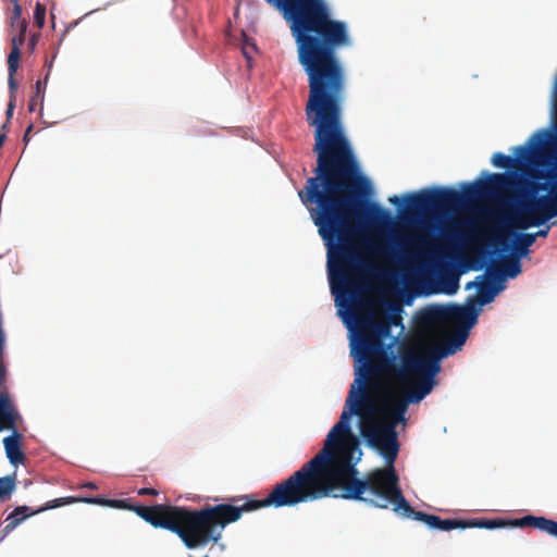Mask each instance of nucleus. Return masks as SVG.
<instances>
[{
    "label": "nucleus",
    "mask_w": 557,
    "mask_h": 557,
    "mask_svg": "<svg viewBox=\"0 0 557 557\" xmlns=\"http://www.w3.org/2000/svg\"><path fill=\"white\" fill-rule=\"evenodd\" d=\"M339 421L329 432L324 447L285 480L276 483L264 507H293L327 497L367 502L401 511L404 517L424 522L430 529L450 531L465 523L414 510L403 496L394 462L399 444L396 426L406 422L410 397L407 387L391 389L380 377L356 372ZM467 525H480L467 523Z\"/></svg>",
    "instance_id": "nucleus-1"
},
{
    "label": "nucleus",
    "mask_w": 557,
    "mask_h": 557,
    "mask_svg": "<svg viewBox=\"0 0 557 557\" xmlns=\"http://www.w3.org/2000/svg\"><path fill=\"white\" fill-rule=\"evenodd\" d=\"M227 500L226 504L208 505L199 509L163 504H126V508L134 510L152 527L175 533L188 549H196L218 544L226 525L238 521L244 512L262 508L260 500L249 495L233 496Z\"/></svg>",
    "instance_id": "nucleus-2"
},
{
    "label": "nucleus",
    "mask_w": 557,
    "mask_h": 557,
    "mask_svg": "<svg viewBox=\"0 0 557 557\" xmlns=\"http://www.w3.org/2000/svg\"><path fill=\"white\" fill-rule=\"evenodd\" d=\"M428 320L438 319L456 324H463L466 327L456 331L442 345L432 347L423 356H405L401 367L398 369V377L407 380L417 376L414 385L410 391V397L403 401L399 411L409 404H418L426 397L435 385V375L441 370L440 360L455 354L467 341L468 329L476 321V311L473 307H462L459 305H449L436 308L426 315Z\"/></svg>",
    "instance_id": "nucleus-3"
},
{
    "label": "nucleus",
    "mask_w": 557,
    "mask_h": 557,
    "mask_svg": "<svg viewBox=\"0 0 557 557\" xmlns=\"http://www.w3.org/2000/svg\"><path fill=\"white\" fill-rule=\"evenodd\" d=\"M527 175L531 182L519 183L523 194L513 216L519 230L542 226L557 218V143H553L546 161L540 168H531Z\"/></svg>",
    "instance_id": "nucleus-4"
},
{
    "label": "nucleus",
    "mask_w": 557,
    "mask_h": 557,
    "mask_svg": "<svg viewBox=\"0 0 557 557\" xmlns=\"http://www.w3.org/2000/svg\"><path fill=\"white\" fill-rule=\"evenodd\" d=\"M513 185V178L506 173H491L485 181L467 184L460 193L454 188L423 189L405 197L409 214L443 212L459 207L463 198L475 199L497 197Z\"/></svg>",
    "instance_id": "nucleus-5"
},
{
    "label": "nucleus",
    "mask_w": 557,
    "mask_h": 557,
    "mask_svg": "<svg viewBox=\"0 0 557 557\" xmlns=\"http://www.w3.org/2000/svg\"><path fill=\"white\" fill-rule=\"evenodd\" d=\"M391 333L389 324L373 318L360 320L357 335L351 342V355L360 366L357 373L368 377H380L385 382V375L394 372L398 376L401 366L395 363L383 344V338Z\"/></svg>",
    "instance_id": "nucleus-6"
},
{
    "label": "nucleus",
    "mask_w": 557,
    "mask_h": 557,
    "mask_svg": "<svg viewBox=\"0 0 557 557\" xmlns=\"http://www.w3.org/2000/svg\"><path fill=\"white\" fill-rule=\"evenodd\" d=\"M552 121L554 129H537L527 144L513 148L515 158L495 152L492 164L500 169H519L525 174L531 168H540L546 161V154L553 143H557V94L550 92Z\"/></svg>",
    "instance_id": "nucleus-7"
},
{
    "label": "nucleus",
    "mask_w": 557,
    "mask_h": 557,
    "mask_svg": "<svg viewBox=\"0 0 557 557\" xmlns=\"http://www.w3.org/2000/svg\"><path fill=\"white\" fill-rule=\"evenodd\" d=\"M277 9L290 29H348L346 22L333 17L325 0H267Z\"/></svg>",
    "instance_id": "nucleus-8"
},
{
    "label": "nucleus",
    "mask_w": 557,
    "mask_h": 557,
    "mask_svg": "<svg viewBox=\"0 0 557 557\" xmlns=\"http://www.w3.org/2000/svg\"><path fill=\"white\" fill-rule=\"evenodd\" d=\"M453 520L459 521L465 524H467V523H479L480 524V525L455 527L454 529L480 528V529L493 530V529L504 528L507 525L513 527V528L531 527V528L539 529L552 536L557 537V522L552 519H547L545 517H536V516L528 515L522 518L512 519V520H508V521H505L503 519H478V518L468 519V520H462V519H453Z\"/></svg>",
    "instance_id": "nucleus-9"
},
{
    "label": "nucleus",
    "mask_w": 557,
    "mask_h": 557,
    "mask_svg": "<svg viewBox=\"0 0 557 557\" xmlns=\"http://www.w3.org/2000/svg\"><path fill=\"white\" fill-rule=\"evenodd\" d=\"M5 339L0 341V432L14 430L20 414L11 400L5 386H2L7 380V367L4 363Z\"/></svg>",
    "instance_id": "nucleus-10"
},
{
    "label": "nucleus",
    "mask_w": 557,
    "mask_h": 557,
    "mask_svg": "<svg viewBox=\"0 0 557 557\" xmlns=\"http://www.w3.org/2000/svg\"><path fill=\"white\" fill-rule=\"evenodd\" d=\"M74 497H61L47 502L42 507L32 510L27 506H17L5 519L7 524L2 532L3 537L10 534L16 527H18L25 519L34 515L44 512L49 509H54L64 505L72 504Z\"/></svg>",
    "instance_id": "nucleus-11"
},
{
    "label": "nucleus",
    "mask_w": 557,
    "mask_h": 557,
    "mask_svg": "<svg viewBox=\"0 0 557 557\" xmlns=\"http://www.w3.org/2000/svg\"><path fill=\"white\" fill-rule=\"evenodd\" d=\"M503 281V274L498 270H494L490 274V280L481 282L479 288V302L481 305L490 304L494 300L495 296L503 289V286H497L495 283Z\"/></svg>",
    "instance_id": "nucleus-12"
},
{
    "label": "nucleus",
    "mask_w": 557,
    "mask_h": 557,
    "mask_svg": "<svg viewBox=\"0 0 557 557\" xmlns=\"http://www.w3.org/2000/svg\"><path fill=\"white\" fill-rule=\"evenodd\" d=\"M13 433L3 438V446L8 459L11 463L17 465L24 461L25 455L22 451V434L17 432L16 428L11 430Z\"/></svg>",
    "instance_id": "nucleus-13"
},
{
    "label": "nucleus",
    "mask_w": 557,
    "mask_h": 557,
    "mask_svg": "<svg viewBox=\"0 0 557 557\" xmlns=\"http://www.w3.org/2000/svg\"><path fill=\"white\" fill-rule=\"evenodd\" d=\"M536 235L531 233H519L513 237L512 250L520 258L529 253L530 247L535 243Z\"/></svg>",
    "instance_id": "nucleus-14"
},
{
    "label": "nucleus",
    "mask_w": 557,
    "mask_h": 557,
    "mask_svg": "<svg viewBox=\"0 0 557 557\" xmlns=\"http://www.w3.org/2000/svg\"><path fill=\"white\" fill-rule=\"evenodd\" d=\"M12 48L8 55V71L9 74H15L18 69V62L21 57V47L23 46V39L21 36H13L11 39Z\"/></svg>",
    "instance_id": "nucleus-15"
},
{
    "label": "nucleus",
    "mask_w": 557,
    "mask_h": 557,
    "mask_svg": "<svg viewBox=\"0 0 557 557\" xmlns=\"http://www.w3.org/2000/svg\"><path fill=\"white\" fill-rule=\"evenodd\" d=\"M383 308L387 311L385 322L391 326L401 325V307L399 304L393 301H384Z\"/></svg>",
    "instance_id": "nucleus-16"
},
{
    "label": "nucleus",
    "mask_w": 557,
    "mask_h": 557,
    "mask_svg": "<svg viewBox=\"0 0 557 557\" xmlns=\"http://www.w3.org/2000/svg\"><path fill=\"white\" fill-rule=\"evenodd\" d=\"M46 84H47V78L45 81L38 79L36 82L35 92L32 96L29 103H28V110L30 112L36 111L37 107H39L40 111L42 110Z\"/></svg>",
    "instance_id": "nucleus-17"
},
{
    "label": "nucleus",
    "mask_w": 557,
    "mask_h": 557,
    "mask_svg": "<svg viewBox=\"0 0 557 557\" xmlns=\"http://www.w3.org/2000/svg\"><path fill=\"white\" fill-rule=\"evenodd\" d=\"M84 502L87 504L109 506L112 508H126V500L123 499H107L102 497H86V498H74V502Z\"/></svg>",
    "instance_id": "nucleus-18"
},
{
    "label": "nucleus",
    "mask_w": 557,
    "mask_h": 557,
    "mask_svg": "<svg viewBox=\"0 0 557 557\" xmlns=\"http://www.w3.org/2000/svg\"><path fill=\"white\" fill-rule=\"evenodd\" d=\"M16 487L15 474L0 478V500H4L11 496Z\"/></svg>",
    "instance_id": "nucleus-19"
},
{
    "label": "nucleus",
    "mask_w": 557,
    "mask_h": 557,
    "mask_svg": "<svg viewBox=\"0 0 557 557\" xmlns=\"http://www.w3.org/2000/svg\"><path fill=\"white\" fill-rule=\"evenodd\" d=\"M505 272L499 270L503 274V278L506 276L513 278L521 272V264L518 259L510 258L504 262Z\"/></svg>",
    "instance_id": "nucleus-20"
},
{
    "label": "nucleus",
    "mask_w": 557,
    "mask_h": 557,
    "mask_svg": "<svg viewBox=\"0 0 557 557\" xmlns=\"http://www.w3.org/2000/svg\"><path fill=\"white\" fill-rule=\"evenodd\" d=\"M441 283L443 285L442 290L448 295H454L459 288V277L455 274L444 276Z\"/></svg>",
    "instance_id": "nucleus-21"
},
{
    "label": "nucleus",
    "mask_w": 557,
    "mask_h": 557,
    "mask_svg": "<svg viewBox=\"0 0 557 557\" xmlns=\"http://www.w3.org/2000/svg\"><path fill=\"white\" fill-rule=\"evenodd\" d=\"M18 22H24V28H21L20 26L16 25V20L14 17V11H12V14L10 16V25H11V28L14 33H16L14 36H21V38L23 39V44L25 42V35H26V30H27V27H28V22L22 17V14L20 15Z\"/></svg>",
    "instance_id": "nucleus-22"
},
{
    "label": "nucleus",
    "mask_w": 557,
    "mask_h": 557,
    "mask_svg": "<svg viewBox=\"0 0 557 557\" xmlns=\"http://www.w3.org/2000/svg\"><path fill=\"white\" fill-rule=\"evenodd\" d=\"M46 20V5L37 2L34 12V23L38 28H42Z\"/></svg>",
    "instance_id": "nucleus-23"
},
{
    "label": "nucleus",
    "mask_w": 557,
    "mask_h": 557,
    "mask_svg": "<svg viewBox=\"0 0 557 557\" xmlns=\"http://www.w3.org/2000/svg\"><path fill=\"white\" fill-rule=\"evenodd\" d=\"M244 37H245V41H244V45H243V54L246 57L247 60H250L251 59V53L255 52L257 50L256 48V45L253 42H249L248 41V38L246 37V35L244 34Z\"/></svg>",
    "instance_id": "nucleus-24"
},
{
    "label": "nucleus",
    "mask_w": 557,
    "mask_h": 557,
    "mask_svg": "<svg viewBox=\"0 0 557 557\" xmlns=\"http://www.w3.org/2000/svg\"><path fill=\"white\" fill-rule=\"evenodd\" d=\"M550 223H546L544 224L545 227L544 228H541L536 233H532L533 235H536V238L537 237H547L548 234H549V231L553 226H557V220H554V221H549Z\"/></svg>",
    "instance_id": "nucleus-25"
},
{
    "label": "nucleus",
    "mask_w": 557,
    "mask_h": 557,
    "mask_svg": "<svg viewBox=\"0 0 557 557\" xmlns=\"http://www.w3.org/2000/svg\"><path fill=\"white\" fill-rule=\"evenodd\" d=\"M11 2L14 4L12 10L14 11V17L15 20H18L20 15L22 14V7L18 3V0H11ZM16 25L20 26L21 28H24V22L16 21Z\"/></svg>",
    "instance_id": "nucleus-26"
},
{
    "label": "nucleus",
    "mask_w": 557,
    "mask_h": 557,
    "mask_svg": "<svg viewBox=\"0 0 557 557\" xmlns=\"http://www.w3.org/2000/svg\"><path fill=\"white\" fill-rule=\"evenodd\" d=\"M14 75L15 74H9V79H8L9 89H10V99H15V92L17 90V82L14 78Z\"/></svg>",
    "instance_id": "nucleus-27"
},
{
    "label": "nucleus",
    "mask_w": 557,
    "mask_h": 557,
    "mask_svg": "<svg viewBox=\"0 0 557 557\" xmlns=\"http://www.w3.org/2000/svg\"><path fill=\"white\" fill-rule=\"evenodd\" d=\"M373 210L377 219L381 220H389L391 215L389 212L386 209L381 208L377 205H373Z\"/></svg>",
    "instance_id": "nucleus-28"
},
{
    "label": "nucleus",
    "mask_w": 557,
    "mask_h": 557,
    "mask_svg": "<svg viewBox=\"0 0 557 557\" xmlns=\"http://www.w3.org/2000/svg\"><path fill=\"white\" fill-rule=\"evenodd\" d=\"M138 495H140V496H146V495L157 496V495H159V492L152 487H143V488L138 490Z\"/></svg>",
    "instance_id": "nucleus-29"
},
{
    "label": "nucleus",
    "mask_w": 557,
    "mask_h": 557,
    "mask_svg": "<svg viewBox=\"0 0 557 557\" xmlns=\"http://www.w3.org/2000/svg\"><path fill=\"white\" fill-rule=\"evenodd\" d=\"M39 34H33L28 40V47L33 51L38 42Z\"/></svg>",
    "instance_id": "nucleus-30"
},
{
    "label": "nucleus",
    "mask_w": 557,
    "mask_h": 557,
    "mask_svg": "<svg viewBox=\"0 0 557 557\" xmlns=\"http://www.w3.org/2000/svg\"><path fill=\"white\" fill-rule=\"evenodd\" d=\"M14 108H15V99H10V101L8 103V109L5 112L8 120L12 117Z\"/></svg>",
    "instance_id": "nucleus-31"
},
{
    "label": "nucleus",
    "mask_w": 557,
    "mask_h": 557,
    "mask_svg": "<svg viewBox=\"0 0 557 557\" xmlns=\"http://www.w3.org/2000/svg\"><path fill=\"white\" fill-rule=\"evenodd\" d=\"M33 128L34 126L30 124L26 131H25V134L23 136V141L27 145L28 141L30 140V133L33 132Z\"/></svg>",
    "instance_id": "nucleus-32"
},
{
    "label": "nucleus",
    "mask_w": 557,
    "mask_h": 557,
    "mask_svg": "<svg viewBox=\"0 0 557 557\" xmlns=\"http://www.w3.org/2000/svg\"><path fill=\"white\" fill-rule=\"evenodd\" d=\"M375 251L379 253L387 255L391 252V249L386 246H375Z\"/></svg>",
    "instance_id": "nucleus-33"
},
{
    "label": "nucleus",
    "mask_w": 557,
    "mask_h": 557,
    "mask_svg": "<svg viewBox=\"0 0 557 557\" xmlns=\"http://www.w3.org/2000/svg\"><path fill=\"white\" fill-rule=\"evenodd\" d=\"M389 201L393 203V205H396V206H400L401 205V199L397 196H394L392 198H389Z\"/></svg>",
    "instance_id": "nucleus-34"
},
{
    "label": "nucleus",
    "mask_w": 557,
    "mask_h": 557,
    "mask_svg": "<svg viewBox=\"0 0 557 557\" xmlns=\"http://www.w3.org/2000/svg\"><path fill=\"white\" fill-rule=\"evenodd\" d=\"M82 487L90 488V490H96L97 485L94 482H87V483L83 484Z\"/></svg>",
    "instance_id": "nucleus-35"
},
{
    "label": "nucleus",
    "mask_w": 557,
    "mask_h": 557,
    "mask_svg": "<svg viewBox=\"0 0 557 557\" xmlns=\"http://www.w3.org/2000/svg\"><path fill=\"white\" fill-rule=\"evenodd\" d=\"M552 90H553L555 94H557V71H556V74H555V77H554V81H553Z\"/></svg>",
    "instance_id": "nucleus-36"
},
{
    "label": "nucleus",
    "mask_w": 557,
    "mask_h": 557,
    "mask_svg": "<svg viewBox=\"0 0 557 557\" xmlns=\"http://www.w3.org/2000/svg\"><path fill=\"white\" fill-rule=\"evenodd\" d=\"M393 243H394L395 245H397V246H401V247H403V246H405L406 244H408V242H407V240H401V242H400V240H396V239H393Z\"/></svg>",
    "instance_id": "nucleus-37"
},
{
    "label": "nucleus",
    "mask_w": 557,
    "mask_h": 557,
    "mask_svg": "<svg viewBox=\"0 0 557 557\" xmlns=\"http://www.w3.org/2000/svg\"><path fill=\"white\" fill-rule=\"evenodd\" d=\"M5 140V135L4 134H1L0 135V148L2 147L3 143Z\"/></svg>",
    "instance_id": "nucleus-38"
},
{
    "label": "nucleus",
    "mask_w": 557,
    "mask_h": 557,
    "mask_svg": "<svg viewBox=\"0 0 557 557\" xmlns=\"http://www.w3.org/2000/svg\"><path fill=\"white\" fill-rule=\"evenodd\" d=\"M497 243H498L499 245L505 246V240H503V239H500V238H498V239H497Z\"/></svg>",
    "instance_id": "nucleus-39"
},
{
    "label": "nucleus",
    "mask_w": 557,
    "mask_h": 557,
    "mask_svg": "<svg viewBox=\"0 0 557 557\" xmlns=\"http://www.w3.org/2000/svg\"><path fill=\"white\" fill-rule=\"evenodd\" d=\"M473 285H474V283H472V282H471V283H468V284H467V286H466V289L471 288Z\"/></svg>",
    "instance_id": "nucleus-40"
}]
</instances>
